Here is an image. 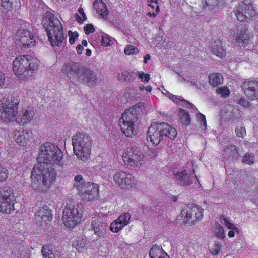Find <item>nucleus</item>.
Instances as JSON below:
<instances>
[{
  "label": "nucleus",
  "mask_w": 258,
  "mask_h": 258,
  "mask_svg": "<svg viewBox=\"0 0 258 258\" xmlns=\"http://www.w3.org/2000/svg\"><path fill=\"white\" fill-rule=\"evenodd\" d=\"M63 153L53 144L46 142L41 146L35 164L31 172V187L36 192L45 193L55 180L56 173L54 165L62 166Z\"/></svg>",
  "instance_id": "f257e3e1"
},
{
  "label": "nucleus",
  "mask_w": 258,
  "mask_h": 258,
  "mask_svg": "<svg viewBox=\"0 0 258 258\" xmlns=\"http://www.w3.org/2000/svg\"><path fill=\"white\" fill-rule=\"evenodd\" d=\"M19 99L17 96H11L3 99L0 103V118L5 122L15 121L20 125L27 124L33 119L34 112L33 109L28 108L18 115L17 111Z\"/></svg>",
  "instance_id": "f03ea898"
},
{
  "label": "nucleus",
  "mask_w": 258,
  "mask_h": 258,
  "mask_svg": "<svg viewBox=\"0 0 258 258\" xmlns=\"http://www.w3.org/2000/svg\"><path fill=\"white\" fill-rule=\"evenodd\" d=\"M176 130L165 122H154L148 128L147 140L156 145H161L169 139L174 140L177 136Z\"/></svg>",
  "instance_id": "7ed1b4c3"
},
{
  "label": "nucleus",
  "mask_w": 258,
  "mask_h": 258,
  "mask_svg": "<svg viewBox=\"0 0 258 258\" xmlns=\"http://www.w3.org/2000/svg\"><path fill=\"white\" fill-rule=\"evenodd\" d=\"M42 24L51 45L53 46L62 45L64 37L60 21L51 12L47 11L42 19Z\"/></svg>",
  "instance_id": "20e7f679"
},
{
  "label": "nucleus",
  "mask_w": 258,
  "mask_h": 258,
  "mask_svg": "<svg viewBox=\"0 0 258 258\" xmlns=\"http://www.w3.org/2000/svg\"><path fill=\"white\" fill-rule=\"evenodd\" d=\"M62 72L68 75L71 82L75 85L81 83L89 86H94L96 84L95 73L87 68H79L76 63L65 64Z\"/></svg>",
  "instance_id": "39448f33"
},
{
  "label": "nucleus",
  "mask_w": 258,
  "mask_h": 258,
  "mask_svg": "<svg viewBox=\"0 0 258 258\" xmlns=\"http://www.w3.org/2000/svg\"><path fill=\"white\" fill-rule=\"evenodd\" d=\"M39 61L29 55L17 57L13 61V70L21 80L31 78L38 70Z\"/></svg>",
  "instance_id": "423d86ee"
},
{
  "label": "nucleus",
  "mask_w": 258,
  "mask_h": 258,
  "mask_svg": "<svg viewBox=\"0 0 258 258\" xmlns=\"http://www.w3.org/2000/svg\"><path fill=\"white\" fill-rule=\"evenodd\" d=\"M144 105L139 103L126 110L119 121V125L122 132L126 136L132 137L136 133L135 124L137 120L143 114Z\"/></svg>",
  "instance_id": "0eeeda50"
},
{
  "label": "nucleus",
  "mask_w": 258,
  "mask_h": 258,
  "mask_svg": "<svg viewBox=\"0 0 258 258\" xmlns=\"http://www.w3.org/2000/svg\"><path fill=\"white\" fill-rule=\"evenodd\" d=\"M74 152L82 160H87L91 153L92 140L84 132H78L72 139Z\"/></svg>",
  "instance_id": "6e6552de"
},
{
  "label": "nucleus",
  "mask_w": 258,
  "mask_h": 258,
  "mask_svg": "<svg viewBox=\"0 0 258 258\" xmlns=\"http://www.w3.org/2000/svg\"><path fill=\"white\" fill-rule=\"evenodd\" d=\"M82 208V204L79 203L66 206L63 212L62 220L67 227H74L80 222L83 212Z\"/></svg>",
  "instance_id": "1a4fd4ad"
},
{
  "label": "nucleus",
  "mask_w": 258,
  "mask_h": 258,
  "mask_svg": "<svg viewBox=\"0 0 258 258\" xmlns=\"http://www.w3.org/2000/svg\"><path fill=\"white\" fill-rule=\"evenodd\" d=\"M122 160L127 166L140 167L144 163L145 157L137 147L130 146L123 153Z\"/></svg>",
  "instance_id": "9d476101"
},
{
  "label": "nucleus",
  "mask_w": 258,
  "mask_h": 258,
  "mask_svg": "<svg viewBox=\"0 0 258 258\" xmlns=\"http://www.w3.org/2000/svg\"><path fill=\"white\" fill-rule=\"evenodd\" d=\"M15 196L9 187H0V211L10 214L14 210Z\"/></svg>",
  "instance_id": "9b49d317"
},
{
  "label": "nucleus",
  "mask_w": 258,
  "mask_h": 258,
  "mask_svg": "<svg viewBox=\"0 0 258 258\" xmlns=\"http://www.w3.org/2000/svg\"><path fill=\"white\" fill-rule=\"evenodd\" d=\"M255 10L251 0H244L238 3L235 10V14L240 21L250 19L255 15Z\"/></svg>",
  "instance_id": "f8f14e48"
},
{
  "label": "nucleus",
  "mask_w": 258,
  "mask_h": 258,
  "mask_svg": "<svg viewBox=\"0 0 258 258\" xmlns=\"http://www.w3.org/2000/svg\"><path fill=\"white\" fill-rule=\"evenodd\" d=\"M203 209L194 204L186 205L182 209L181 215L183 220L195 224L203 217Z\"/></svg>",
  "instance_id": "ddd939ff"
},
{
  "label": "nucleus",
  "mask_w": 258,
  "mask_h": 258,
  "mask_svg": "<svg viewBox=\"0 0 258 258\" xmlns=\"http://www.w3.org/2000/svg\"><path fill=\"white\" fill-rule=\"evenodd\" d=\"M113 178L116 185L122 189H129L135 184V178L134 176L123 171L116 172L114 174Z\"/></svg>",
  "instance_id": "4468645a"
},
{
  "label": "nucleus",
  "mask_w": 258,
  "mask_h": 258,
  "mask_svg": "<svg viewBox=\"0 0 258 258\" xmlns=\"http://www.w3.org/2000/svg\"><path fill=\"white\" fill-rule=\"evenodd\" d=\"M15 39L18 44L25 48L31 47L35 44V39L33 34L25 29H19L16 34Z\"/></svg>",
  "instance_id": "2eb2a0df"
},
{
  "label": "nucleus",
  "mask_w": 258,
  "mask_h": 258,
  "mask_svg": "<svg viewBox=\"0 0 258 258\" xmlns=\"http://www.w3.org/2000/svg\"><path fill=\"white\" fill-rule=\"evenodd\" d=\"M81 198L87 201H93L99 194L98 186L92 182H87L79 190Z\"/></svg>",
  "instance_id": "dca6fc26"
},
{
  "label": "nucleus",
  "mask_w": 258,
  "mask_h": 258,
  "mask_svg": "<svg viewBox=\"0 0 258 258\" xmlns=\"http://www.w3.org/2000/svg\"><path fill=\"white\" fill-rule=\"evenodd\" d=\"M108 223L106 219L100 218L93 220L91 224V228L98 238H105L107 236Z\"/></svg>",
  "instance_id": "f3484780"
},
{
  "label": "nucleus",
  "mask_w": 258,
  "mask_h": 258,
  "mask_svg": "<svg viewBox=\"0 0 258 258\" xmlns=\"http://www.w3.org/2000/svg\"><path fill=\"white\" fill-rule=\"evenodd\" d=\"M245 95L250 100H258V82L246 81L241 84Z\"/></svg>",
  "instance_id": "a211bd4d"
},
{
  "label": "nucleus",
  "mask_w": 258,
  "mask_h": 258,
  "mask_svg": "<svg viewBox=\"0 0 258 258\" xmlns=\"http://www.w3.org/2000/svg\"><path fill=\"white\" fill-rule=\"evenodd\" d=\"M131 216L128 213L121 214L115 221L111 223L109 227L110 230L115 233L119 232L125 226L129 223Z\"/></svg>",
  "instance_id": "6ab92c4d"
},
{
  "label": "nucleus",
  "mask_w": 258,
  "mask_h": 258,
  "mask_svg": "<svg viewBox=\"0 0 258 258\" xmlns=\"http://www.w3.org/2000/svg\"><path fill=\"white\" fill-rule=\"evenodd\" d=\"M250 41L249 32L247 29L238 30L235 39V45L242 48L249 43Z\"/></svg>",
  "instance_id": "aec40b11"
},
{
  "label": "nucleus",
  "mask_w": 258,
  "mask_h": 258,
  "mask_svg": "<svg viewBox=\"0 0 258 258\" xmlns=\"http://www.w3.org/2000/svg\"><path fill=\"white\" fill-rule=\"evenodd\" d=\"M175 176L180 184L184 186H188L191 185L194 181L198 180L196 175H194L191 173L189 174L186 170L177 172L175 174Z\"/></svg>",
  "instance_id": "412c9836"
},
{
  "label": "nucleus",
  "mask_w": 258,
  "mask_h": 258,
  "mask_svg": "<svg viewBox=\"0 0 258 258\" xmlns=\"http://www.w3.org/2000/svg\"><path fill=\"white\" fill-rule=\"evenodd\" d=\"M32 134V132L28 130H24L22 132L15 131L14 132V139L18 144L21 146H24L27 144Z\"/></svg>",
  "instance_id": "4be33fe9"
},
{
  "label": "nucleus",
  "mask_w": 258,
  "mask_h": 258,
  "mask_svg": "<svg viewBox=\"0 0 258 258\" xmlns=\"http://www.w3.org/2000/svg\"><path fill=\"white\" fill-rule=\"evenodd\" d=\"M36 216L38 220L43 221L45 223L50 221L52 218L51 211L47 206L40 208L36 212Z\"/></svg>",
  "instance_id": "5701e85b"
},
{
  "label": "nucleus",
  "mask_w": 258,
  "mask_h": 258,
  "mask_svg": "<svg viewBox=\"0 0 258 258\" xmlns=\"http://www.w3.org/2000/svg\"><path fill=\"white\" fill-rule=\"evenodd\" d=\"M223 155L229 159H237L239 157L238 148L234 145H228L225 148Z\"/></svg>",
  "instance_id": "b1692460"
},
{
  "label": "nucleus",
  "mask_w": 258,
  "mask_h": 258,
  "mask_svg": "<svg viewBox=\"0 0 258 258\" xmlns=\"http://www.w3.org/2000/svg\"><path fill=\"white\" fill-rule=\"evenodd\" d=\"M212 52L213 54L219 57L223 58L226 55V51L222 46L221 41L219 39H217L212 44Z\"/></svg>",
  "instance_id": "393cba45"
},
{
  "label": "nucleus",
  "mask_w": 258,
  "mask_h": 258,
  "mask_svg": "<svg viewBox=\"0 0 258 258\" xmlns=\"http://www.w3.org/2000/svg\"><path fill=\"white\" fill-rule=\"evenodd\" d=\"M167 96L172 99L175 103L179 104L181 105H183L184 107L194 109L195 106L193 104L188 102L187 101L182 99L181 97L178 98V96L174 95L168 92Z\"/></svg>",
  "instance_id": "a878e982"
},
{
  "label": "nucleus",
  "mask_w": 258,
  "mask_h": 258,
  "mask_svg": "<svg viewBox=\"0 0 258 258\" xmlns=\"http://www.w3.org/2000/svg\"><path fill=\"white\" fill-rule=\"evenodd\" d=\"M210 84L213 86H217L223 82V77L220 73H214L209 76Z\"/></svg>",
  "instance_id": "bb28decb"
},
{
  "label": "nucleus",
  "mask_w": 258,
  "mask_h": 258,
  "mask_svg": "<svg viewBox=\"0 0 258 258\" xmlns=\"http://www.w3.org/2000/svg\"><path fill=\"white\" fill-rule=\"evenodd\" d=\"M164 251L158 245H154L150 249L149 253L151 258H158L160 255L162 254Z\"/></svg>",
  "instance_id": "cd10ccee"
},
{
  "label": "nucleus",
  "mask_w": 258,
  "mask_h": 258,
  "mask_svg": "<svg viewBox=\"0 0 258 258\" xmlns=\"http://www.w3.org/2000/svg\"><path fill=\"white\" fill-rule=\"evenodd\" d=\"M42 253L44 258H60L58 254H54L52 252L49 248V246H43L42 248Z\"/></svg>",
  "instance_id": "c85d7f7f"
},
{
  "label": "nucleus",
  "mask_w": 258,
  "mask_h": 258,
  "mask_svg": "<svg viewBox=\"0 0 258 258\" xmlns=\"http://www.w3.org/2000/svg\"><path fill=\"white\" fill-rule=\"evenodd\" d=\"M73 245L79 252H84L86 249V240L79 238Z\"/></svg>",
  "instance_id": "c756f323"
},
{
  "label": "nucleus",
  "mask_w": 258,
  "mask_h": 258,
  "mask_svg": "<svg viewBox=\"0 0 258 258\" xmlns=\"http://www.w3.org/2000/svg\"><path fill=\"white\" fill-rule=\"evenodd\" d=\"M179 115L180 116V121L183 124L188 125L190 124V118L189 115L185 110L180 109L179 110Z\"/></svg>",
  "instance_id": "7c9ffc66"
},
{
  "label": "nucleus",
  "mask_w": 258,
  "mask_h": 258,
  "mask_svg": "<svg viewBox=\"0 0 258 258\" xmlns=\"http://www.w3.org/2000/svg\"><path fill=\"white\" fill-rule=\"evenodd\" d=\"M218 4V0H202V8L204 10H210Z\"/></svg>",
  "instance_id": "2f4dec72"
},
{
  "label": "nucleus",
  "mask_w": 258,
  "mask_h": 258,
  "mask_svg": "<svg viewBox=\"0 0 258 258\" xmlns=\"http://www.w3.org/2000/svg\"><path fill=\"white\" fill-rule=\"evenodd\" d=\"M221 222L224 223L226 227L228 229L234 230L235 232L239 233V229L238 227H236L233 224L231 223L227 218L224 216L220 217Z\"/></svg>",
  "instance_id": "473e14b6"
},
{
  "label": "nucleus",
  "mask_w": 258,
  "mask_h": 258,
  "mask_svg": "<svg viewBox=\"0 0 258 258\" xmlns=\"http://www.w3.org/2000/svg\"><path fill=\"white\" fill-rule=\"evenodd\" d=\"M74 186L76 188L78 191L82 188L85 183H87V182H85L81 175H76L74 178Z\"/></svg>",
  "instance_id": "72a5a7b5"
},
{
  "label": "nucleus",
  "mask_w": 258,
  "mask_h": 258,
  "mask_svg": "<svg viewBox=\"0 0 258 258\" xmlns=\"http://www.w3.org/2000/svg\"><path fill=\"white\" fill-rule=\"evenodd\" d=\"M235 132L236 136L239 138H243L246 134L245 127L242 123H239L237 125Z\"/></svg>",
  "instance_id": "f704fd0d"
},
{
  "label": "nucleus",
  "mask_w": 258,
  "mask_h": 258,
  "mask_svg": "<svg viewBox=\"0 0 258 258\" xmlns=\"http://www.w3.org/2000/svg\"><path fill=\"white\" fill-rule=\"evenodd\" d=\"M93 7L96 13L100 12V10H105V4L102 0H95L93 4Z\"/></svg>",
  "instance_id": "c9c22d12"
},
{
  "label": "nucleus",
  "mask_w": 258,
  "mask_h": 258,
  "mask_svg": "<svg viewBox=\"0 0 258 258\" xmlns=\"http://www.w3.org/2000/svg\"><path fill=\"white\" fill-rule=\"evenodd\" d=\"M197 119L200 122L201 128L203 130H206L207 128V122L205 116L203 114L198 112L197 115Z\"/></svg>",
  "instance_id": "e433bc0d"
},
{
  "label": "nucleus",
  "mask_w": 258,
  "mask_h": 258,
  "mask_svg": "<svg viewBox=\"0 0 258 258\" xmlns=\"http://www.w3.org/2000/svg\"><path fill=\"white\" fill-rule=\"evenodd\" d=\"M124 53L126 55L137 54L139 53V50L136 47L131 45H127L125 49Z\"/></svg>",
  "instance_id": "4c0bfd02"
},
{
  "label": "nucleus",
  "mask_w": 258,
  "mask_h": 258,
  "mask_svg": "<svg viewBox=\"0 0 258 258\" xmlns=\"http://www.w3.org/2000/svg\"><path fill=\"white\" fill-rule=\"evenodd\" d=\"M8 177V171L7 169L0 164V182L5 181Z\"/></svg>",
  "instance_id": "58836bf2"
},
{
  "label": "nucleus",
  "mask_w": 258,
  "mask_h": 258,
  "mask_svg": "<svg viewBox=\"0 0 258 258\" xmlns=\"http://www.w3.org/2000/svg\"><path fill=\"white\" fill-rule=\"evenodd\" d=\"M215 235L221 239H223L225 237L224 229L219 224L216 225Z\"/></svg>",
  "instance_id": "ea45409f"
},
{
  "label": "nucleus",
  "mask_w": 258,
  "mask_h": 258,
  "mask_svg": "<svg viewBox=\"0 0 258 258\" xmlns=\"http://www.w3.org/2000/svg\"><path fill=\"white\" fill-rule=\"evenodd\" d=\"M254 160V157L252 153H246L242 157V161L249 165L253 163Z\"/></svg>",
  "instance_id": "a19ab883"
},
{
  "label": "nucleus",
  "mask_w": 258,
  "mask_h": 258,
  "mask_svg": "<svg viewBox=\"0 0 258 258\" xmlns=\"http://www.w3.org/2000/svg\"><path fill=\"white\" fill-rule=\"evenodd\" d=\"M113 44L112 40L107 34L102 35L101 45L103 46H111Z\"/></svg>",
  "instance_id": "79ce46f5"
},
{
  "label": "nucleus",
  "mask_w": 258,
  "mask_h": 258,
  "mask_svg": "<svg viewBox=\"0 0 258 258\" xmlns=\"http://www.w3.org/2000/svg\"><path fill=\"white\" fill-rule=\"evenodd\" d=\"M222 248L221 244L219 242H216L213 246L210 249L211 253L213 255H216L219 254Z\"/></svg>",
  "instance_id": "37998d69"
},
{
  "label": "nucleus",
  "mask_w": 258,
  "mask_h": 258,
  "mask_svg": "<svg viewBox=\"0 0 258 258\" xmlns=\"http://www.w3.org/2000/svg\"><path fill=\"white\" fill-rule=\"evenodd\" d=\"M129 76L130 73L128 71H124L121 73H118L117 77L119 81L125 82L127 81Z\"/></svg>",
  "instance_id": "c03bdc74"
},
{
  "label": "nucleus",
  "mask_w": 258,
  "mask_h": 258,
  "mask_svg": "<svg viewBox=\"0 0 258 258\" xmlns=\"http://www.w3.org/2000/svg\"><path fill=\"white\" fill-rule=\"evenodd\" d=\"M216 92L218 94H221L222 97H226L229 94V90L226 87L218 88L216 90Z\"/></svg>",
  "instance_id": "a18cd8bd"
},
{
  "label": "nucleus",
  "mask_w": 258,
  "mask_h": 258,
  "mask_svg": "<svg viewBox=\"0 0 258 258\" xmlns=\"http://www.w3.org/2000/svg\"><path fill=\"white\" fill-rule=\"evenodd\" d=\"M1 5L4 7L5 9L7 10H10L13 8L12 2H10V0H0Z\"/></svg>",
  "instance_id": "49530a36"
},
{
  "label": "nucleus",
  "mask_w": 258,
  "mask_h": 258,
  "mask_svg": "<svg viewBox=\"0 0 258 258\" xmlns=\"http://www.w3.org/2000/svg\"><path fill=\"white\" fill-rule=\"evenodd\" d=\"M84 30L86 35H89L95 31L94 26L91 24H88L84 27Z\"/></svg>",
  "instance_id": "de8ad7c7"
},
{
  "label": "nucleus",
  "mask_w": 258,
  "mask_h": 258,
  "mask_svg": "<svg viewBox=\"0 0 258 258\" xmlns=\"http://www.w3.org/2000/svg\"><path fill=\"white\" fill-rule=\"evenodd\" d=\"M237 103L245 107L249 106V102L246 99H245L244 98H240L237 101Z\"/></svg>",
  "instance_id": "09e8293b"
},
{
  "label": "nucleus",
  "mask_w": 258,
  "mask_h": 258,
  "mask_svg": "<svg viewBox=\"0 0 258 258\" xmlns=\"http://www.w3.org/2000/svg\"><path fill=\"white\" fill-rule=\"evenodd\" d=\"M148 5H152L155 4V12L158 13L159 12V6L158 5L157 0H148Z\"/></svg>",
  "instance_id": "8fccbe9b"
},
{
  "label": "nucleus",
  "mask_w": 258,
  "mask_h": 258,
  "mask_svg": "<svg viewBox=\"0 0 258 258\" xmlns=\"http://www.w3.org/2000/svg\"><path fill=\"white\" fill-rule=\"evenodd\" d=\"M102 18H106L108 14V11L105 6V10H100V12H98L97 13Z\"/></svg>",
  "instance_id": "3c124183"
},
{
  "label": "nucleus",
  "mask_w": 258,
  "mask_h": 258,
  "mask_svg": "<svg viewBox=\"0 0 258 258\" xmlns=\"http://www.w3.org/2000/svg\"><path fill=\"white\" fill-rule=\"evenodd\" d=\"M68 34L70 37H73L75 39V38H77L79 36L78 33L76 31L72 32L71 31H69L68 32Z\"/></svg>",
  "instance_id": "603ef678"
},
{
  "label": "nucleus",
  "mask_w": 258,
  "mask_h": 258,
  "mask_svg": "<svg viewBox=\"0 0 258 258\" xmlns=\"http://www.w3.org/2000/svg\"><path fill=\"white\" fill-rule=\"evenodd\" d=\"M83 49H84V47L81 44L78 45L76 47V50H77V53L79 55H80L82 53V51H83Z\"/></svg>",
  "instance_id": "864d4df0"
},
{
  "label": "nucleus",
  "mask_w": 258,
  "mask_h": 258,
  "mask_svg": "<svg viewBox=\"0 0 258 258\" xmlns=\"http://www.w3.org/2000/svg\"><path fill=\"white\" fill-rule=\"evenodd\" d=\"M75 17L76 21L80 23H83L85 21L84 20V19H82L81 17L77 13L75 14Z\"/></svg>",
  "instance_id": "5fc2aeb1"
},
{
  "label": "nucleus",
  "mask_w": 258,
  "mask_h": 258,
  "mask_svg": "<svg viewBox=\"0 0 258 258\" xmlns=\"http://www.w3.org/2000/svg\"><path fill=\"white\" fill-rule=\"evenodd\" d=\"M78 12L82 16L84 20H86L87 19V16H86L84 12V10L82 8H79L78 10Z\"/></svg>",
  "instance_id": "6e6d98bb"
},
{
  "label": "nucleus",
  "mask_w": 258,
  "mask_h": 258,
  "mask_svg": "<svg viewBox=\"0 0 258 258\" xmlns=\"http://www.w3.org/2000/svg\"><path fill=\"white\" fill-rule=\"evenodd\" d=\"M5 82L4 75L3 73L0 72V87L2 86Z\"/></svg>",
  "instance_id": "4d7b16f0"
},
{
  "label": "nucleus",
  "mask_w": 258,
  "mask_h": 258,
  "mask_svg": "<svg viewBox=\"0 0 258 258\" xmlns=\"http://www.w3.org/2000/svg\"><path fill=\"white\" fill-rule=\"evenodd\" d=\"M149 151H150V153H149V156L150 157H153L157 155V151L155 149H150Z\"/></svg>",
  "instance_id": "13d9d810"
},
{
  "label": "nucleus",
  "mask_w": 258,
  "mask_h": 258,
  "mask_svg": "<svg viewBox=\"0 0 258 258\" xmlns=\"http://www.w3.org/2000/svg\"><path fill=\"white\" fill-rule=\"evenodd\" d=\"M150 58H151V56L149 54L145 55V56L144 57V63L145 64L147 63V61L150 60Z\"/></svg>",
  "instance_id": "bf43d9fd"
},
{
  "label": "nucleus",
  "mask_w": 258,
  "mask_h": 258,
  "mask_svg": "<svg viewBox=\"0 0 258 258\" xmlns=\"http://www.w3.org/2000/svg\"><path fill=\"white\" fill-rule=\"evenodd\" d=\"M158 258H169V256L165 251H164L163 252H162V254L160 255Z\"/></svg>",
  "instance_id": "052dcab7"
},
{
  "label": "nucleus",
  "mask_w": 258,
  "mask_h": 258,
  "mask_svg": "<svg viewBox=\"0 0 258 258\" xmlns=\"http://www.w3.org/2000/svg\"><path fill=\"white\" fill-rule=\"evenodd\" d=\"M234 231H235L233 230L229 231L228 233V236L230 238L233 237L235 235Z\"/></svg>",
  "instance_id": "680f3d73"
},
{
  "label": "nucleus",
  "mask_w": 258,
  "mask_h": 258,
  "mask_svg": "<svg viewBox=\"0 0 258 258\" xmlns=\"http://www.w3.org/2000/svg\"><path fill=\"white\" fill-rule=\"evenodd\" d=\"M144 80L146 81V82H148L150 80V75L149 74H145L144 75Z\"/></svg>",
  "instance_id": "e2e57ef3"
},
{
  "label": "nucleus",
  "mask_w": 258,
  "mask_h": 258,
  "mask_svg": "<svg viewBox=\"0 0 258 258\" xmlns=\"http://www.w3.org/2000/svg\"><path fill=\"white\" fill-rule=\"evenodd\" d=\"M144 75H145V74L143 72H139V73H138L139 78L140 79H141L142 80H143L144 77Z\"/></svg>",
  "instance_id": "0e129e2a"
},
{
  "label": "nucleus",
  "mask_w": 258,
  "mask_h": 258,
  "mask_svg": "<svg viewBox=\"0 0 258 258\" xmlns=\"http://www.w3.org/2000/svg\"><path fill=\"white\" fill-rule=\"evenodd\" d=\"M157 13H158L157 12L155 13V12L151 13V12H149L148 13L147 15L150 17H155Z\"/></svg>",
  "instance_id": "69168bd1"
},
{
  "label": "nucleus",
  "mask_w": 258,
  "mask_h": 258,
  "mask_svg": "<svg viewBox=\"0 0 258 258\" xmlns=\"http://www.w3.org/2000/svg\"><path fill=\"white\" fill-rule=\"evenodd\" d=\"M145 89L147 92H151L152 91V87L151 86H147L145 87Z\"/></svg>",
  "instance_id": "338daca9"
},
{
  "label": "nucleus",
  "mask_w": 258,
  "mask_h": 258,
  "mask_svg": "<svg viewBox=\"0 0 258 258\" xmlns=\"http://www.w3.org/2000/svg\"><path fill=\"white\" fill-rule=\"evenodd\" d=\"M75 42V39L73 37H70L69 42L71 44H73Z\"/></svg>",
  "instance_id": "774afa93"
}]
</instances>
